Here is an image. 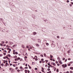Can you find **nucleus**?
Returning <instances> with one entry per match:
<instances>
[{"label":"nucleus","instance_id":"obj_57","mask_svg":"<svg viewBox=\"0 0 73 73\" xmlns=\"http://www.w3.org/2000/svg\"><path fill=\"white\" fill-rule=\"evenodd\" d=\"M25 69H28L27 67H25Z\"/></svg>","mask_w":73,"mask_h":73},{"label":"nucleus","instance_id":"obj_24","mask_svg":"<svg viewBox=\"0 0 73 73\" xmlns=\"http://www.w3.org/2000/svg\"><path fill=\"white\" fill-rule=\"evenodd\" d=\"M27 58V56H25V58Z\"/></svg>","mask_w":73,"mask_h":73},{"label":"nucleus","instance_id":"obj_49","mask_svg":"<svg viewBox=\"0 0 73 73\" xmlns=\"http://www.w3.org/2000/svg\"><path fill=\"white\" fill-rule=\"evenodd\" d=\"M57 65H58V66H60V65L58 63V64H57Z\"/></svg>","mask_w":73,"mask_h":73},{"label":"nucleus","instance_id":"obj_51","mask_svg":"<svg viewBox=\"0 0 73 73\" xmlns=\"http://www.w3.org/2000/svg\"><path fill=\"white\" fill-rule=\"evenodd\" d=\"M30 49H32V47H30Z\"/></svg>","mask_w":73,"mask_h":73},{"label":"nucleus","instance_id":"obj_26","mask_svg":"<svg viewBox=\"0 0 73 73\" xmlns=\"http://www.w3.org/2000/svg\"><path fill=\"white\" fill-rule=\"evenodd\" d=\"M65 60V58H62V60Z\"/></svg>","mask_w":73,"mask_h":73},{"label":"nucleus","instance_id":"obj_39","mask_svg":"<svg viewBox=\"0 0 73 73\" xmlns=\"http://www.w3.org/2000/svg\"><path fill=\"white\" fill-rule=\"evenodd\" d=\"M13 54H16V52H13Z\"/></svg>","mask_w":73,"mask_h":73},{"label":"nucleus","instance_id":"obj_62","mask_svg":"<svg viewBox=\"0 0 73 73\" xmlns=\"http://www.w3.org/2000/svg\"><path fill=\"white\" fill-rule=\"evenodd\" d=\"M15 58H17V56H15Z\"/></svg>","mask_w":73,"mask_h":73},{"label":"nucleus","instance_id":"obj_14","mask_svg":"<svg viewBox=\"0 0 73 73\" xmlns=\"http://www.w3.org/2000/svg\"><path fill=\"white\" fill-rule=\"evenodd\" d=\"M36 34H37V33L36 32H34L33 33V35H36Z\"/></svg>","mask_w":73,"mask_h":73},{"label":"nucleus","instance_id":"obj_4","mask_svg":"<svg viewBox=\"0 0 73 73\" xmlns=\"http://www.w3.org/2000/svg\"><path fill=\"white\" fill-rule=\"evenodd\" d=\"M58 62L59 63H60V64H62V62L61 60H59Z\"/></svg>","mask_w":73,"mask_h":73},{"label":"nucleus","instance_id":"obj_6","mask_svg":"<svg viewBox=\"0 0 73 73\" xmlns=\"http://www.w3.org/2000/svg\"><path fill=\"white\" fill-rule=\"evenodd\" d=\"M16 46H17V44H16L13 45V48H15V47H16Z\"/></svg>","mask_w":73,"mask_h":73},{"label":"nucleus","instance_id":"obj_46","mask_svg":"<svg viewBox=\"0 0 73 73\" xmlns=\"http://www.w3.org/2000/svg\"><path fill=\"white\" fill-rule=\"evenodd\" d=\"M12 68H9V70H12Z\"/></svg>","mask_w":73,"mask_h":73},{"label":"nucleus","instance_id":"obj_22","mask_svg":"<svg viewBox=\"0 0 73 73\" xmlns=\"http://www.w3.org/2000/svg\"><path fill=\"white\" fill-rule=\"evenodd\" d=\"M1 43H2V44H4V43H5V42L2 41L1 42Z\"/></svg>","mask_w":73,"mask_h":73},{"label":"nucleus","instance_id":"obj_1","mask_svg":"<svg viewBox=\"0 0 73 73\" xmlns=\"http://www.w3.org/2000/svg\"><path fill=\"white\" fill-rule=\"evenodd\" d=\"M62 66H63V68H65L67 66V65L66 64H65V65H62Z\"/></svg>","mask_w":73,"mask_h":73},{"label":"nucleus","instance_id":"obj_11","mask_svg":"<svg viewBox=\"0 0 73 73\" xmlns=\"http://www.w3.org/2000/svg\"><path fill=\"white\" fill-rule=\"evenodd\" d=\"M17 72H18V73H19V72H20V70L18 69L17 70Z\"/></svg>","mask_w":73,"mask_h":73},{"label":"nucleus","instance_id":"obj_32","mask_svg":"<svg viewBox=\"0 0 73 73\" xmlns=\"http://www.w3.org/2000/svg\"><path fill=\"white\" fill-rule=\"evenodd\" d=\"M1 66H4V64H3V63H2L1 64Z\"/></svg>","mask_w":73,"mask_h":73},{"label":"nucleus","instance_id":"obj_12","mask_svg":"<svg viewBox=\"0 0 73 73\" xmlns=\"http://www.w3.org/2000/svg\"><path fill=\"white\" fill-rule=\"evenodd\" d=\"M17 61H18L20 59V57H18L17 58Z\"/></svg>","mask_w":73,"mask_h":73},{"label":"nucleus","instance_id":"obj_2","mask_svg":"<svg viewBox=\"0 0 73 73\" xmlns=\"http://www.w3.org/2000/svg\"><path fill=\"white\" fill-rule=\"evenodd\" d=\"M51 64V65H53V66H56V64L54 63V62H52Z\"/></svg>","mask_w":73,"mask_h":73},{"label":"nucleus","instance_id":"obj_45","mask_svg":"<svg viewBox=\"0 0 73 73\" xmlns=\"http://www.w3.org/2000/svg\"><path fill=\"white\" fill-rule=\"evenodd\" d=\"M66 2L67 3H69V0H67L66 1Z\"/></svg>","mask_w":73,"mask_h":73},{"label":"nucleus","instance_id":"obj_55","mask_svg":"<svg viewBox=\"0 0 73 73\" xmlns=\"http://www.w3.org/2000/svg\"><path fill=\"white\" fill-rule=\"evenodd\" d=\"M42 62V61H39V63H41Z\"/></svg>","mask_w":73,"mask_h":73},{"label":"nucleus","instance_id":"obj_63","mask_svg":"<svg viewBox=\"0 0 73 73\" xmlns=\"http://www.w3.org/2000/svg\"><path fill=\"white\" fill-rule=\"evenodd\" d=\"M15 51H16V50H13V52H15Z\"/></svg>","mask_w":73,"mask_h":73},{"label":"nucleus","instance_id":"obj_61","mask_svg":"<svg viewBox=\"0 0 73 73\" xmlns=\"http://www.w3.org/2000/svg\"><path fill=\"white\" fill-rule=\"evenodd\" d=\"M68 60H71V59L70 58H69L68 59Z\"/></svg>","mask_w":73,"mask_h":73},{"label":"nucleus","instance_id":"obj_31","mask_svg":"<svg viewBox=\"0 0 73 73\" xmlns=\"http://www.w3.org/2000/svg\"><path fill=\"white\" fill-rule=\"evenodd\" d=\"M68 66H70V63H69L68 65Z\"/></svg>","mask_w":73,"mask_h":73},{"label":"nucleus","instance_id":"obj_5","mask_svg":"<svg viewBox=\"0 0 73 73\" xmlns=\"http://www.w3.org/2000/svg\"><path fill=\"white\" fill-rule=\"evenodd\" d=\"M9 43L10 44V45H12V44H13V42H9Z\"/></svg>","mask_w":73,"mask_h":73},{"label":"nucleus","instance_id":"obj_47","mask_svg":"<svg viewBox=\"0 0 73 73\" xmlns=\"http://www.w3.org/2000/svg\"><path fill=\"white\" fill-rule=\"evenodd\" d=\"M67 52L68 53H70V51L68 50V51H67Z\"/></svg>","mask_w":73,"mask_h":73},{"label":"nucleus","instance_id":"obj_27","mask_svg":"<svg viewBox=\"0 0 73 73\" xmlns=\"http://www.w3.org/2000/svg\"><path fill=\"white\" fill-rule=\"evenodd\" d=\"M35 61H37V60H38V59L37 58H35Z\"/></svg>","mask_w":73,"mask_h":73},{"label":"nucleus","instance_id":"obj_54","mask_svg":"<svg viewBox=\"0 0 73 73\" xmlns=\"http://www.w3.org/2000/svg\"><path fill=\"white\" fill-rule=\"evenodd\" d=\"M69 71H67L66 72V73H69Z\"/></svg>","mask_w":73,"mask_h":73},{"label":"nucleus","instance_id":"obj_23","mask_svg":"<svg viewBox=\"0 0 73 73\" xmlns=\"http://www.w3.org/2000/svg\"><path fill=\"white\" fill-rule=\"evenodd\" d=\"M54 71H56V67H55V68H54Z\"/></svg>","mask_w":73,"mask_h":73},{"label":"nucleus","instance_id":"obj_52","mask_svg":"<svg viewBox=\"0 0 73 73\" xmlns=\"http://www.w3.org/2000/svg\"><path fill=\"white\" fill-rule=\"evenodd\" d=\"M3 54H4V55H6V53H3Z\"/></svg>","mask_w":73,"mask_h":73},{"label":"nucleus","instance_id":"obj_59","mask_svg":"<svg viewBox=\"0 0 73 73\" xmlns=\"http://www.w3.org/2000/svg\"><path fill=\"white\" fill-rule=\"evenodd\" d=\"M66 61H67V59H66L65 60V62H66Z\"/></svg>","mask_w":73,"mask_h":73},{"label":"nucleus","instance_id":"obj_37","mask_svg":"<svg viewBox=\"0 0 73 73\" xmlns=\"http://www.w3.org/2000/svg\"><path fill=\"white\" fill-rule=\"evenodd\" d=\"M29 69H32V67H31L30 66L29 67Z\"/></svg>","mask_w":73,"mask_h":73},{"label":"nucleus","instance_id":"obj_34","mask_svg":"<svg viewBox=\"0 0 73 73\" xmlns=\"http://www.w3.org/2000/svg\"><path fill=\"white\" fill-rule=\"evenodd\" d=\"M17 69H18V67H16L15 68V70H17Z\"/></svg>","mask_w":73,"mask_h":73},{"label":"nucleus","instance_id":"obj_21","mask_svg":"<svg viewBox=\"0 0 73 73\" xmlns=\"http://www.w3.org/2000/svg\"><path fill=\"white\" fill-rule=\"evenodd\" d=\"M13 66H14V67H16V65H15V64H13Z\"/></svg>","mask_w":73,"mask_h":73},{"label":"nucleus","instance_id":"obj_25","mask_svg":"<svg viewBox=\"0 0 73 73\" xmlns=\"http://www.w3.org/2000/svg\"><path fill=\"white\" fill-rule=\"evenodd\" d=\"M46 44L47 46H48V45H49V43H47Z\"/></svg>","mask_w":73,"mask_h":73},{"label":"nucleus","instance_id":"obj_7","mask_svg":"<svg viewBox=\"0 0 73 73\" xmlns=\"http://www.w3.org/2000/svg\"><path fill=\"white\" fill-rule=\"evenodd\" d=\"M41 71L42 72H44V68H43V67L42 68Z\"/></svg>","mask_w":73,"mask_h":73},{"label":"nucleus","instance_id":"obj_19","mask_svg":"<svg viewBox=\"0 0 73 73\" xmlns=\"http://www.w3.org/2000/svg\"><path fill=\"white\" fill-rule=\"evenodd\" d=\"M7 56H8V57H11V55H10V54H8L7 55Z\"/></svg>","mask_w":73,"mask_h":73},{"label":"nucleus","instance_id":"obj_30","mask_svg":"<svg viewBox=\"0 0 73 73\" xmlns=\"http://www.w3.org/2000/svg\"><path fill=\"white\" fill-rule=\"evenodd\" d=\"M70 7H72V4H70Z\"/></svg>","mask_w":73,"mask_h":73},{"label":"nucleus","instance_id":"obj_44","mask_svg":"<svg viewBox=\"0 0 73 73\" xmlns=\"http://www.w3.org/2000/svg\"><path fill=\"white\" fill-rule=\"evenodd\" d=\"M55 63H56V64H58V62L57 61H56L55 62Z\"/></svg>","mask_w":73,"mask_h":73},{"label":"nucleus","instance_id":"obj_33","mask_svg":"<svg viewBox=\"0 0 73 73\" xmlns=\"http://www.w3.org/2000/svg\"><path fill=\"white\" fill-rule=\"evenodd\" d=\"M0 57H1L2 56H3V54H0Z\"/></svg>","mask_w":73,"mask_h":73},{"label":"nucleus","instance_id":"obj_60","mask_svg":"<svg viewBox=\"0 0 73 73\" xmlns=\"http://www.w3.org/2000/svg\"><path fill=\"white\" fill-rule=\"evenodd\" d=\"M48 66H50V63H48Z\"/></svg>","mask_w":73,"mask_h":73},{"label":"nucleus","instance_id":"obj_15","mask_svg":"<svg viewBox=\"0 0 73 73\" xmlns=\"http://www.w3.org/2000/svg\"><path fill=\"white\" fill-rule=\"evenodd\" d=\"M50 56L51 58H53V56H52V55H50Z\"/></svg>","mask_w":73,"mask_h":73},{"label":"nucleus","instance_id":"obj_41","mask_svg":"<svg viewBox=\"0 0 73 73\" xmlns=\"http://www.w3.org/2000/svg\"><path fill=\"white\" fill-rule=\"evenodd\" d=\"M18 54V53H17V52H15V54Z\"/></svg>","mask_w":73,"mask_h":73},{"label":"nucleus","instance_id":"obj_35","mask_svg":"<svg viewBox=\"0 0 73 73\" xmlns=\"http://www.w3.org/2000/svg\"><path fill=\"white\" fill-rule=\"evenodd\" d=\"M1 46H3V44L2 43H1L0 44Z\"/></svg>","mask_w":73,"mask_h":73},{"label":"nucleus","instance_id":"obj_53","mask_svg":"<svg viewBox=\"0 0 73 73\" xmlns=\"http://www.w3.org/2000/svg\"><path fill=\"white\" fill-rule=\"evenodd\" d=\"M26 48H29V46H27V47H26Z\"/></svg>","mask_w":73,"mask_h":73},{"label":"nucleus","instance_id":"obj_3","mask_svg":"<svg viewBox=\"0 0 73 73\" xmlns=\"http://www.w3.org/2000/svg\"><path fill=\"white\" fill-rule=\"evenodd\" d=\"M51 46L52 48H54V47H55V45L54 44H52Z\"/></svg>","mask_w":73,"mask_h":73},{"label":"nucleus","instance_id":"obj_13","mask_svg":"<svg viewBox=\"0 0 73 73\" xmlns=\"http://www.w3.org/2000/svg\"><path fill=\"white\" fill-rule=\"evenodd\" d=\"M56 72H59V70L58 69V68L56 69Z\"/></svg>","mask_w":73,"mask_h":73},{"label":"nucleus","instance_id":"obj_48","mask_svg":"<svg viewBox=\"0 0 73 73\" xmlns=\"http://www.w3.org/2000/svg\"><path fill=\"white\" fill-rule=\"evenodd\" d=\"M7 59H9V60H10V59H9V58H8V57H7Z\"/></svg>","mask_w":73,"mask_h":73},{"label":"nucleus","instance_id":"obj_18","mask_svg":"<svg viewBox=\"0 0 73 73\" xmlns=\"http://www.w3.org/2000/svg\"><path fill=\"white\" fill-rule=\"evenodd\" d=\"M58 60H60V57H59V56H58Z\"/></svg>","mask_w":73,"mask_h":73},{"label":"nucleus","instance_id":"obj_40","mask_svg":"<svg viewBox=\"0 0 73 73\" xmlns=\"http://www.w3.org/2000/svg\"><path fill=\"white\" fill-rule=\"evenodd\" d=\"M35 70H37V68H35Z\"/></svg>","mask_w":73,"mask_h":73},{"label":"nucleus","instance_id":"obj_56","mask_svg":"<svg viewBox=\"0 0 73 73\" xmlns=\"http://www.w3.org/2000/svg\"><path fill=\"white\" fill-rule=\"evenodd\" d=\"M48 73H51V71H50L49 72H48Z\"/></svg>","mask_w":73,"mask_h":73},{"label":"nucleus","instance_id":"obj_64","mask_svg":"<svg viewBox=\"0 0 73 73\" xmlns=\"http://www.w3.org/2000/svg\"><path fill=\"white\" fill-rule=\"evenodd\" d=\"M28 65V64H25V66H27V65Z\"/></svg>","mask_w":73,"mask_h":73},{"label":"nucleus","instance_id":"obj_8","mask_svg":"<svg viewBox=\"0 0 73 73\" xmlns=\"http://www.w3.org/2000/svg\"><path fill=\"white\" fill-rule=\"evenodd\" d=\"M7 56H4L3 57V59H6V58H7Z\"/></svg>","mask_w":73,"mask_h":73},{"label":"nucleus","instance_id":"obj_29","mask_svg":"<svg viewBox=\"0 0 73 73\" xmlns=\"http://www.w3.org/2000/svg\"><path fill=\"white\" fill-rule=\"evenodd\" d=\"M44 57H46V54L44 53Z\"/></svg>","mask_w":73,"mask_h":73},{"label":"nucleus","instance_id":"obj_42","mask_svg":"<svg viewBox=\"0 0 73 73\" xmlns=\"http://www.w3.org/2000/svg\"><path fill=\"white\" fill-rule=\"evenodd\" d=\"M70 73H73V71H70Z\"/></svg>","mask_w":73,"mask_h":73},{"label":"nucleus","instance_id":"obj_10","mask_svg":"<svg viewBox=\"0 0 73 73\" xmlns=\"http://www.w3.org/2000/svg\"><path fill=\"white\" fill-rule=\"evenodd\" d=\"M22 47L23 48H25V46H24V45L22 44Z\"/></svg>","mask_w":73,"mask_h":73},{"label":"nucleus","instance_id":"obj_9","mask_svg":"<svg viewBox=\"0 0 73 73\" xmlns=\"http://www.w3.org/2000/svg\"><path fill=\"white\" fill-rule=\"evenodd\" d=\"M36 46H40V45H39V44H38L36 43Z\"/></svg>","mask_w":73,"mask_h":73},{"label":"nucleus","instance_id":"obj_16","mask_svg":"<svg viewBox=\"0 0 73 73\" xmlns=\"http://www.w3.org/2000/svg\"><path fill=\"white\" fill-rule=\"evenodd\" d=\"M38 42H41V40L40 39H38Z\"/></svg>","mask_w":73,"mask_h":73},{"label":"nucleus","instance_id":"obj_20","mask_svg":"<svg viewBox=\"0 0 73 73\" xmlns=\"http://www.w3.org/2000/svg\"><path fill=\"white\" fill-rule=\"evenodd\" d=\"M19 60L21 61L23 60V59L22 58H20Z\"/></svg>","mask_w":73,"mask_h":73},{"label":"nucleus","instance_id":"obj_38","mask_svg":"<svg viewBox=\"0 0 73 73\" xmlns=\"http://www.w3.org/2000/svg\"><path fill=\"white\" fill-rule=\"evenodd\" d=\"M20 69H23V67H22V66L20 67Z\"/></svg>","mask_w":73,"mask_h":73},{"label":"nucleus","instance_id":"obj_50","mask_svg":"<svg viewBox=\"0 0 73 73\" xmlns=\"http://www.w3.org/2000/svg\"><path fill=\"white\" fill-rule=\"evenodd\" d=\"M28 50L29 52L30 51H31V50H30V48L28 49Z\"/></svg>","mask_w":73,"mask_h":73},{"label":"nucleus","instance_id":"obj_28","mask_svg":"<svg viewBox=\"0 0 73 73\" xmlns=\"http://www.w3.org/2000/svg\"><path fill=\"white\" fill-rule=\"evenodd\" d=\"M50 68L47 69V70H48V71H50Z\"/></svg>","mask_w":73,"mask_h":73},{"label":"nucleus","instance_id":"obj_36","mask_svg":"<svg viewBox=\"0 0 73 73\" xmlns=\"http://www.w3.org/2000/svg\"><path fill=\"white\" fill-rule=\"evenodd\" d=\"M57 38H60V36H57Z\"/></svg>","mask_w":73,"mask_h":73},{"label":"nucleus","instance_id":"obj_58","mask_svg":"<svg viewBox=\"0 0 73 73\" xmlns=\"http://www.w3.org/2000/svg\"><path fill=\"white\" fill-rule=\"evenodd\" d=\"M41 61H44V59L42 58L41 59Z\"/></svg>","mask_w":73,"mask_h":73},{"label":"nucleus","instance_id":"obj_17","mask_svg":"<svg viewBox=\"0 0 73 73\" xmlns=\"http://www.w3.org/2000/svg\"><path fill=\"white\" fill-rule=\"evenodd\" d=\"M70 69H72V70H73V67H71L70 68Z\"/></svg>","mask_w":73,"mask_h":73},{"label":"nucleus","instance_id":"obj_43","mask_svg":"<svg viewBox=\"0 0 73 73\" xmlns=\"http://www.w3.org/2000/svg\"><path fill=\"white\" fill-rule=\"evenodd\" d=\"M40 56H41V57H43V55L42 54H41L40 55Z\"/></svg>","mask_w":73,"mask_h":73}]
</instances>
